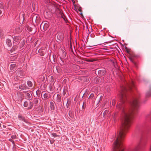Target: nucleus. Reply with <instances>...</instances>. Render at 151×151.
I'll list each match as a JSON object with an SVG mask.
<instances>
[{
    "label": "nucleus",
    "instance_id": "2eb2a0df",
    "mask_svg": "<svg viewBox=\"0 0 151 151\" xmlns=\"http://www.w3.org/2000/svg\"><path fill=\"white\" fill-rule=\"evenodd\" d=\"M26 96L27 99H30L31 98L30 94L29 93H27L26 94Z\"/></svg>",
    "mask_w": 151,
    "mask_h": 151
},
{
    "label": "nucleus",
    "instance_id": "aec40b11",
    "mask_svg": "<svg viewBox=\"0 0 151 151\" xmlns=\"http://www.w3.org/2000/svg\"><path fill=\"white\" fill-rule=\"evenodd\" d=\"M106 91L109 92L110 90V87L109 86H106Z\"/></svg>",
    "mask_w": 151,
    "mask_h": 151
},
{
    "label": "nucleus",
    "instance_id": "2f4dec72",
    "mask_svg": "<svg viewBox=\"0 0 151 151\" xmlns=\"http://www.w3.org/2000/svg\"><path fill=\"white\" fill-rule=\"evenodd\" d=\"M84 108H85V106L84 105V104H83V105L82 107V109H84Z\"/></svg>",
    "mask_w": 151,
    "mask_h": 151
},
{
    "label": "nucleus",
    "instance_id": "bb28decb",
    "mask_svg": "<svg viewBox=\"0 0 151 151\" xmlns=\"http://www.w3.org/2000/svg\"><path fill=\"white\" fill-rule=\"evenodd\" d=\"M4 8L3 4L2 3L0 4V8L3 9Z\"/></svg>",
    "mask_w": 151,
    "mask_h": 151
},
{
    "label": "nucleus",
    "instance_id": "6ab92c4d",
    "mask_svg": "<svg viewBox=\"0 0 151 151\" xmlns=\"http://www.w3.org/2000/svg\"><path fill=\"white\" fill-rule=\"evenodd\" d=\"M133 85V82L132 81V82L129 85H128V86L129 87V88H130Z\"/></svg>",
    "mask_w": 151,
    "mask_h": 151
},
{
    "label": "nucleus",
    "instance_id": "f257e3e1",
    "mask_svg": "<svg viewBox=\"0 0 151 151\" xmlns=\"http://www.w3.org/2000/svg\"><path fill=\"white\" fill-rule=\"evenodd\" d=\"M49 24L48 22H42L41 24L40 28L42 31H44L47 30Z\"/></svg>",
    "mask_w": 151,
    "mask_h": 151
},
{
    "label": "nucleus",
    "instance_id": "c9c22d12",
    "mask_svg": "<svg viewBox=\"0 0 151 151\" xmlns=\"http://www.w3.org/2000/svg\"><path fill=\"white\" fill-rule=\"evenodd\" d=\"M70 48H72V45L71 44H70Z\"/></svg>",
    "mask_w": 151,
    "mask_h": 151
},
{
    "label": "nucleus",
    "instance_id": "f8f14e48",
    "mask_svg": "<svg viewBox=\"0 0 151 151\" xmlns=\"http://www.w3.org/2000/svg\"><path fill=\"white\" fill-rule=\"evenodd\" d=\"M50 106L51 108V110H54L55 109L54 104L53 102H50Z\"/></svg>",
    "mask_w": 151,
    "mask_h": 151
},
{
    "label": "nucleus",
    "instance_id": "0eeeda50",
    "mask_svg": "<svg viewBox=\"0 0 151 151\" xmlns=\"http://www.w3.org/2000/svg\"><path fill=\"white\" fill-rule=\"evenodd\" d=\"M17 65L16 63L12 64L10 65V69L11 70H14L16 68Z\"/></svg>",
    "mask_w": 151,
    "mask_h": 151
},
{
    "label": "nucleus",
    "instance_id": "5701e85b",
    "mask_svg": "<svg viewBox=\"0 0 151 151\" xmlns=\"http://www.w3.org/2000/svg\"><path fill=\"white\" fill-rule=\"evenodd\" d=\"M43 97L45 99L46 98L48 97V95L46 93H45L43 95Z\"/></svg>",
    "mask_w": 151,
    "mask_h": 151
},
{
    "label": "nucleus",
    "instance_id": "58836bf2",
    "mask_svg": "<svg viewBox=\"0 0 151 151\" xmlns=\"http://www.w3.org/2000/svg\"><path fill=\"white\" fill-rule=\"evenodd\" d=\"M125 50H127V49H128V48H127V47L126 46V47H125Z\"/></svg>",
    "mask_w": 151,
    "mask_h": 151
},
{
    "label": "nucleus",
    "instance_id": "423d86ee",
    "mask_svg": "<svg viewBox=\"0 0 151 151\" xmlns=\"http://www.w3.org/2000/svg\"><path fill=\"white\" fill-rule=\"evenodd\" d=\"M18 75L20 76H22L24 75V72L21 69H18L16 71Z\"/></svg>",
    "mask_w": 151,
    "mask_h": 151
},
{
    "label": "nucleus",
    "instance_id": "cd10ccee",
    "mask_svg": "<svg viewBox=\"0 0 151 151\" xmlns=\"http://www.w3.org/2000/svg\"><path fill=\"white\" fill-rule=\"evenodd\" d=\"M16 135H12L11 136V138L13 139H15L16 138Z\"/></svg>",
    "mask_w": 151,
    "mask_h": 151
},
{
    "label": "nucleus",
    "instance_id": "c756f323",
    "mask_svg": "<svg viewBox=\"0 0 151 151\" xmlns=\"http://www.w3.org/2000/svg\"><path fill=\"white\" fill-rule=\"evenodd\" d=\"M138 149V147H136V148L134 149V151H137Z\"/></svg>",
    "mask_w": 151,
    "mask_h": 151
},
{
    "label": "nucleus",
    "instance_id": "6e6552de",
    "mask_svg": "<svg viewBox=\"0 0 151 151\" xmlns=\"http://www.w3.org/2000/svg\"><path fill=\"white\" fill-rule=\"evenodd\" d=\"M19 88L21 90H24L27 89V87L26 86L25 84H23L19 86Z\"/></svg>",
    "mask_w": 151,
    "mask_h": 151
},
{
    "label": "nucleus",
    "instance_id": "393cba45",
    "mask_svg": "<svg viewBox=\"0 0 151 151\" xmlns=\"http://www.w3.org/2000/svg\"><path fill=\"white\" fill-rule=\"evenodd\" d=\"M38 101L37 99H35L34 100V103L35 104H37L38 103Z\"/></svg>",
    "mask_w": 151,
    "mask_h": 151
},
{
    "label": "nucleus",
    "instance_id": "9b49d317",
    "mask_svg": "<svg viewBox=\"0 0 151 151\" xmlns=\"http://www.w3.org/2000/svg\"><path fill=\"white\" fill-rule=\"evenodd\" d=\"M18 118L20 120H22V121H23L24 122L26 123L27 122L26 120L24 119V117L21 116L20 115H19L18 116Z\"/></svg>",
    "mask_w": 151,
    "mask_h": 151
},
{
    "label": "nucleus",
    "instance_id": "f3484780",
    "mask_svg": "<svg viewBox=\"0 0 151 151\" xmlns=\"http://www.w3.org/2000/svg\"><path fill=\"white\" fill-rule=\"evenodd\" d=\"M4 34V32L3 30L0 29V36H3Z\"/></svg>",
    "mask_w": 151,
    "mask_h": 151
},
{
    "label": "nucleus",
    "instance_id": "a878e982",
    "mask_svg": "<svg viewBox=\"0 0 151 151\" xmlns=\"http://www.w3.org/2000/svg\"><path fill=\"white\" fill-rule=\"evenodd\" d=\"M94 79H95V80L96 81V82H99V78H95Z\"/></svg>",
    "mask_w": 151,
    "mask_h": 151
},
{
    "label": "nucleus",
    "instance_id": "a19ab883",
    "mask_svg": "<svg viewBox=\"0 0 151 151\" xmlns=\"http://www.w3.org/2000/svg\"><path fill=\"white\" fill-rule=\"evenodd\" d=\"M55 135H56V134H55L54 136H55Z\"/></svg>",
    "mask_w": 151,
    "mask_h": 151
},
{
    "label": "nucleus",
    "instance_id": "f704fd0d",
    "mask_svg": "<svg viewBox=\"0 0 151 151\" xmlns=\"http://www.w3.org/2000/svg\"><path fill=\"white\" fill-rule=\"evenodd\" d=\"M9 140L11 142H13V140L12 139H9Z\"/></svg>",
    "mask_w": 151,
    "mask_h": 151
},
{
    "label": "nucleus",
    "instance_id": "72a5a7b5",
    "mask_svg": "<svg viewBox=\"0 0 151 151\" xmlns=\"http://www.w3.org/2000/svg\"><path fill=\"white\" fill-rule=\"evenodd\" d=\"M66 93V91H65V90H64L63 91V94H64V95H65V93Z\"/></svg>",
    "mask_w": 151,
    "mask_h": 151
},
{
    "label": "nucleus",
    "instance_id": "4468645a",
    "mask_svg": "<svg viewBox=\"0 0 151 151\" xmlns=\"http://www.w3.org/2000/svg\"><path fill=\"white\" fill-rule=\"evenodd\" d=\"M27 84L28 86L30 87H32V83L30 81H28L27 82Z\"/></svg>",
    "mask_w": 151,
    "mask_h": 151
},
{
    "label": "nucleus",
    "instance_id": "4be33fe9",
    "mask_svg": "<svg viewBox=\"0 0 151 151\" xmlns=\"http://www.w3.org/2000/svg\"><path fill=\"white\" fill-rule=\"evenodd\" d=\"M28 106V103L27 102L25 101L24 103V106L25 107H27Z\"/></svg>",
    "mask_w": 151,
    "mask_h": 151
},
{
    "label": "nucleus",
    "instance_id": "b1692460",
    "mask_svg": "<svg viewBox=\"0 0 151 151\" xmlns=\"http://www.w3.org/2000/svg\"><path fill=\"white\" fill-rule=\"evenodd\" d=\"M94 94L93 93H91L89 97V98L92 99L94 96Z\"/></svg>",
    "mask_w": 151,
    "mask_h": 151
},
{
    "label": "nucleus",
    "instance_id": "20e7f679",
    "mask_svg": "<svg viewBox=\"0 0 151 151\" xmlns=\"http://www.w3.org/2000/svg\"><path fill=\"white\" fill-rule=\"evenodd\" d=\"M106 70L104 68H101L98 71V73L99 76H104L106 73Z\"/></svg>",
    "mask_w": 151,
    "mask_h": 151
},
{
    "label": "nucleus",
    "instance_id": "7ed1b4c3",
    "mask_svg": "<svg viewBox=\"0 0 151 151\" xmlns=\"http://www.w3.org/2000/svg\"><path fill=\"white\" fill-rule=\"evenodd\" d=\"M64 38L63 34L61 32H59L57 34V39L58 42L62 41Z\"/></svg>",
    "mask_w": 151,
    "mask_h": 151
},
{
    "label": "nucleus",
    "instance_id": "412c9836",
    "mask_svg": "<svg viewBox=\"0 0 151 151\" xmlns=\"http://www.w3.org/2000/svg\"><path fill=\"white\" fill-rule=\"evenodd\" d=\"M115 99L113 100L112 102V105L114 106L115 104Z\"/></svg>",
    "mask_w": 151,
    "mask_h": 151
},
{
    "label": "nucleus",
    "instance_id": "dca6fc26",
    "mask_svg": "<svg viewBox=\"0 0 151 151\" xmlns=\"http://www.w3.org/2000/svg\"><path fill=\"white\" fill-rule=\"evenodd\" d=\"M108 110L107 109L105 110L104 112L103 113V116L104 117H105L106 116V115L108 113Z\"/></svg>",
    "mask_w": 151,
    "mask_h": 151
},
{
    "label": "nucleus",
    "instance_id": "4c0bfd02",
    "mask_svg": "<svg viewBox=\"0 0 151 151\" xmlns=\"http://www.w3.org/2000/svg\"><path fill=\"white\" fill-rule=\"evenodd\" d=\"M15 47H13V49H14V50H15V49H17V48H15Z\"/></svg>",
    "mask_w": 151,
    "mask_h": 151
},
{
    "label": "nucleus",
    "instance_id": "e433bc0d",
    "mask_svg": "<svg viewBox=\"0 0 151 151\" xmlns=\"http://www.w3.org/2000/svg\"><path fill=\"white\" fill-rule=\"evenodd\" d=\"M1 13H2V11L1 10H0V14H1Z\"/></svg>",
    "mask_w": 151,
    "mask_h": 151
},
{
    "label": "nucleus",
    "instance_id": "ddd939ff",
    "mask_svg": "<svg viewBox=\"0 0 151 151\" xmlns=\"http://www.w3.org/2000/svg\"><path fill=\"white\" fill-rule=\"evenodd\" d=\"M59 67L58 66H53V71H55L56 70L58 72V69H59Z\"/></svg>",
    "mask_w": 151,
    "mask_h": 151
},
{
    "label": "nucleus",
    "instance_id": "7c9ffc66",
    "mask_svg": "<svg viewBox=\"0 0 151 151\" xmlns=\"http://www.w3.org/2000/svg\"><path fill=\"white\" fill-rule=\"evenodd\" d=\"M116 115H115V114H114V117H113V119H114V120H115V119H116Z\"/></svg>",
    "mask_w": 151,
    "mask_h": 151
},
{
    "label": "nucleus",
    "instance_id": "ea45409f",
    "mask_svg": "<svg viewBox=\"0 0 151 151\" xmlns=\"http://www.w3.org/2000/svg\"><path fill=\"white\" fill-rule=\"evenodd\" d=\"M55 135H56V134H55L54 136H55Z\"/></svg>",
    "mask_w": 151,
    "mask_h": 151
},
{
    "label": "nucleus",
    "instance_id": "9d476101",
    "mask_svg": "<svg viewBox=\"0 0 151 151\" xmlns=\"http://www.w3.org/2000/svg\"><path fill=\"white\" fill-rule=\"evenodd\" d=\"M56 101L58 102H60L61 100V97L60 95L57 94L56 98Z\"/></svg>",
    "mask_w": 151,
    "mask_h": 151
},
{
    "label": "nucleus",
    "instance_id": "f03ea898",
    "mask_svg": "<svg viewBox=\"0 0 151 151\" xmlns=\"http://www.w3.org/2000/svg\"><path fill=\"white\" fill-rule=\"evenodd\" d=\"M15 98L19 103L21 102L23 99V96L22 93H17V95L16 96Z\"/></svg>",
    "mask_w": 151,
    "mask_h": 151
},
{
    "label": "nucleus",
    "instance_id": "1a4fd4ad",
    "mask_svg": "<svg viewBox=\"0 0 151 151\" xmlns=\"http://www.w3.org/2000/svg\"><path fill=\"white\" fill-rule=\"evenodd\" d=\"M6 44L9 46H11L12 45L11 40L9 39H7L6 40Z\"/></svg>",
    "mask_w": 151,
    "mask_h": 151
},
{
    "label": "nucleus",
    "instance_id": "79ce46f5",
    "mask_svg": "<svg viewBox=\"0 0 151 151\" xmlns=\"http://www.w3.org/2000/svg\"><path fill=\"white\" fill-rule=\"evenodd\" d=\"M55 135H56V134H55L54 136H55Z\"/></svg>",
    "mask_w": 151,
    "mask_h": 151
},
{
    "label": "nucleus",
    "instance_id": "39448f33",
    "mask_svg": "<svg viewBox=\"0 0 151 151\" xmlns=\"http://www.w3.org/2000/svg\"><path fill=\"white\" fill-rule=\"evenodd\" d=\"M13 39L14 42L16 43L19 41V40H20V38L19 37L14 36Z\"/></svg>",
    "mask_w": 151,
    "mask_h": 151
},
{
    "label": "nucleus",
    "instance_id": "473e14b6",
    "mask_svg": "<svg viewBox=\"0 0 151 151\" xmlns=\"http://www.w3.org/2000/svg\"><path fill=\"white\" fill-rule=\"evenodd\" d=\"M126 50L128 53H129V50L128 49H127V50Z\"/></svg>",
    "mask_w": 151,
    "mask_h": 151
},
{
    "label": "nucleus",
    "instance_id": "c85d7f7f",
    "mask_svg": "<svg viewBox=\"0 0 151 151\" xmlns=\"http://www.w3.org/2000/svg\"><path fill=\"white\" fill-rule=\"evenodd\" d=\"M69 115L71 117H72V113L71 112H69Z\"/></svg>",
    "mask_w": 151,
    "mask_h": 151
},
{
    "label": "nucleus",
    "instance_id": "a211bd4d",
    "mask_svg": "<svg viewBox=\"0 0 151 151\" xmlns=\"http://www.w3.org/2000/svg\"><path fill=\"white\" fill-rule=\"evenodd\" d=\"M38 18V17L36 15H35L33 17V18L32 19V20H34V21L35 20V21L36 22V18Z\"/></svg>",
    "mask_w": 151,
    "mask_h": 151
}]
</instances>
